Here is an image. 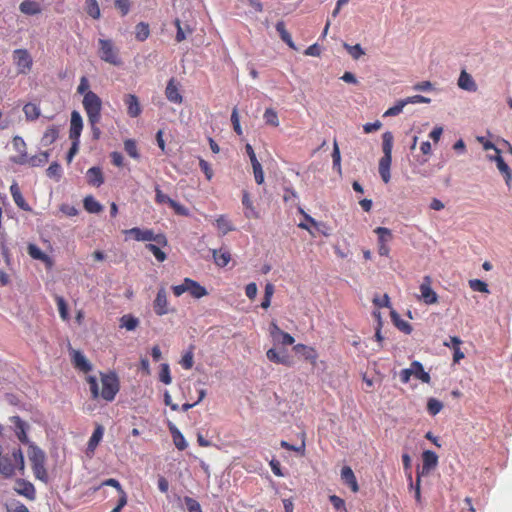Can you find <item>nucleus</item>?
<instances>
[{"instance_id": "obj_36", "label": "nucleus", "mask_w": 512, "mask_h": 512, "mask_svg": "<svg viewBox=\"0 0 512 512\" xmlns=\"http://www.w3.org/2000/svg\"><path fill=\"white\" fill-rule=\"evenodd\" d=\"M276 30L280 35L282 41H284L290 48L296 50V46L292 40L290 33L286 30L285 23L279 21L276 23Z\"/></svg>"}, {"instance_id": "obj_49", "label": "nucleus", "mask_w": 512, "mask_h": 512, "mask_svg": "<svg viewBox=\"0 0 512 512\" xmlns=\"http://www.w3.org/2000/svg\"><path fill=\"white\" fill-rule=\"evenodd\" d=\"M443 408V404L436 398H430L427 402V411L430 415H437Z\"/></svg>"}, {"instance_id": "obj_51", "label": "nucleus", "mask_w": 512, "mask_h": 512, "mask_svg": "<svg viewBox=\"0 0 512 512\" xmlns=\"http://www.w3.org/2000/svg\"><path fill=\"white\" fill-rule=\"evenodd\" d=\"M408 480H409V487L410 489H414L415 490V500L418 504L421 503V476L420 474L417 475V478H416V483L414 484L413 481H412V475L409 474L408 475Z\"/></svg>"}, {"instance_id": "obj_5", "label": "nucleus", "mask_w": 512, "mask_h": 512, "mask_svg": "<svg viewBox=\"0 0 512 512\" xmlns=\"http://www.w3.org/2000/svg\"><path fill=\"white\" fill-rule=\"evenodd\" d=\"M98 54L101 60L114 66H120L122 60L119 56V50L110 39L98 40Z\"/></svg>"}, {"instance_id": "obj_42", "label": "nucleus", "mask_w": 512, "mask_h": 512, "mask_svg": "<svg viewBox=\"0 0 512 512\" xmlns=\"http://www.w3.org/2000/svg\"><path fill=\"white\" fill-rule=\"evenodd\" d=\"M85 9L87 14L93 19H99L101 16L97 0H85Z\"/></svg>"}, {"instance_id": "obj_13", "label": "nucleus", "mask_w": 512, "mask_h": 512, "mask_svg": "<svg viewBox=\"0 0 512 512\" xmlns=\"http://www.w3.org/2000/svg\"><path fill=\"white\" fill-rule=\"evenodd\" d=\"M165 96L168 101L174 104H181L183 102V96L180 92V84L171 78L165 88Z\"/></svg>"}, {"instance_id": "obj_50", "label": "nucleus", "mask_w": 512, "mask_h": 512, "mask_svg": "<svg viewBox=\"0 0 512 512\" xmlns=\"http://www.w3.org/2000/svg\"><path fill=\"white\" fill-rule=\"evenodd\" d=\"M374 232L378 235V243H386L391 241V230L386 227H377Z\"/></svg>"}, {"instance_id": "obj_28", "label": "nucleus", "mask_w": 512, "mask_h": 512, "mask_svg": "<svg viewBox=\"0 0 512 512\" xmlns=\"http://www.w3.org/2000/svg\"><path fill=\"white\" fill-rule=\"evenodd\" d=\"M11 421L15 426V433L19 441L26 443L28 441L26 434V423L19 416L12 417Z\"/></svg>"}, {"instance_id": "obj_31", "label": "nucleus", "mask_w": 512, "mask_h": 512, "mask_svg": "<svg viewBox=\"0 0 512 512\" xmlns=\"http://www.w3.org/2000/svg\"><path fill=\"white\" fill-rule=\"evenodd\" d=\"M10 193L12 195V198H13L15 204L19 208H21V209H23L25 211H29L30 210L29 205L26 203V201H25V199H24V197H23V195H22V193H21V191H20V189H19V187H18V185L16 183H14V184H12L10 186Z\"/></svg>"}, {"instance_id": "obj_29", "label": "nucleus", "mask_w": 512, "mask_h": 512, "mask_svg": "<svg viewBox=\"0 0 512 512\" xmlns=\"http://www.w3.org/2000/svg\"><path fill=\"white\" fill-rule=\"evenodd\" d=\"M412 376L421 380L423 383H430L431 377L424 371L423 365L419 361H413L411 364Z\"/></svg>"}, {"instance_id": "obj_53", "label": "nucleus", "mask_w": 512, "mask_h": 512, "mask_svg": "<svg viewBox=\"0 0 512 512\" xmlns=\"http://www.w3.org/2000/svg\"><path fill=\"white\" fill-rule=\"evenodd\" d=\"M159 379L166 385L171 384L172 378L170 375V367L167 363H162L160 366Z\"/></svg>"}, {"instance_id": "obj_21", "label": "nucleus", "mask_w": 512, "mask_h": 512, "mask_svg": "<svg viewBox=\"0 0 512 512\" xmlns=\"http://www.w3.org/2000/svg\"><path fill=\"white\" fill-rule=\"evenodd\" d=\"M458 86L469 92H475L477 90V84L474 81L473 77L467 73L465 70H463L460 73L459 79H458Z\"/></svg>"}, {"instance_id": "obj_18", "label": "nucleus", "mask_w": 512, "mask_h": 512, "mask_svg": "<svg viewBox=\"0 0 512 512\" xmlns=\"http://www.w3.org/2000/svg\"><path fill=\"white\" fill-rule=\"evenodd\" d=\"M342 481L350 487V489L357 493L359 491V485L354 475L353 470L349 466H344L341 470Z\"/></svg>"}, {"instance_id": "obj_25", "label": "nucleus", "mask_w": 512, "mask_h": 512, "mask_svg": "<svg viewBox=\"0 0 512 512\" xmlns=\"http://www.w3.org/2000/svg\"><path fill=\"white\" fill-rule=\"evenodd\" d=\"M27 251L30 257H32L33 259L40 260L47 264L48 266L52 265L51 258L35 244L30 243L27 247Z\"/></svg>"}, {"instance_id": "obj_3", "label": "nucleus", "mask_w": 512, "mask_h": 512, "mask_svg": "<svg viewBox=\"0 0 512 512\" xmlns=\"http://www.w3.org/2000/svg\"><path fill=\"white\" fill-rule=\"evenodd\" d=\"M28 457L35 477L40 481L47 483L48 473L45 468V453L37 446H30L28 450Z\"/></svg>"}, {"instance_id": "obj_62", "label": "nucleus", "mask_w": 512, "mask_h": 512, "mask_svg": "<svg viewBox=\"0 0 512 512\" xmlns=\"http://www.w3.org/2000/svg\"><path fill=\"white\" fill-rule=\"evenodd\" d=\"M56 303H57V307H58V310H59V314L61 316V318L63 320H67L68 319V309H67V304L65 302V300L63 299V297H56Z\"/></svg>"}, {"instance_id": "obj_27", "label": "nucleus", "mask_w": 512, "mask_h": 512, "mask_svg": "<svg viewBox=\"0 0 512 512\" xmlns=\"http://www.w3.org/2000/svg\"><path fill=\"white\" fill-rule=\"evenodd\" d=\"M20 11L26 15H37L41 13L42 9L38 2L34 0H24L20 3Z\"/></svg>"}, {"instance_id": "obj_7", "label": "nucleus", "mask_w": 512, "mask_h": 512, "mask_svg": "<svg viewBox=\"0 0 512 512\" xmlns=\"http://www.w3.org/2000/svg\"><path fill=\"white\" fill-rule=\"evenodd\" d=\"M124 233L126 235H130L136 241H154L159 245L165 246L167 244L166 237L163 234H154L151 229H140L138 227H134L128 230H125Z\"/></svg>"}, {"instance_id": "obj_48", "label": "nucleus", "mask_w": 512, "mask_h": 512, "mask_svg": "<svg viewBox=\"0 0 512 512\" xmlns=\"http://www.w3.org/2000/svg\"><path fill=\"white\" fill-rule=\"evenodd\" d=\"M343 46L346 49V51L350 54V56L355 60H358L361 56L365 54L360 44L352 46L347 43H344Z\"/></svg>"}, {"instance_id": "obj_10", "label": "nucleus", "mask_w": 512, "mask_h": 512, "mask_svg": "<svg viewBox=\"0 0 512 512\" xmlns=\"http://www.w3.org/2000/svg\"><path fill=\"white\" fill-rule=\"evenodd\" d=\"M12 145L16 154L10 157V161L15 164L25 165L28 161L27 146L25 141L20 136H15L12 140Z\"/></svg>"}, {"instance_id": "obj_40", "label": "nucleus", "mask_w": 512, "mask_h": 512, "mask_svg": "<svg viewBox=\"0 0 512 512\" xmlns=\"http://www.w3.org/2000/svg\"><path fill=\"white\" fill-rule=\"evenodd\" d=\"M150 36V27L148 23L140 22L135 26V38L143 42Z\"/></svg>"}, {"instance_id": "obj_22", "label": "nucleus", "mask_w": 512, "mask_h": 512, "mask_svg": "<svg viewBox=\"0 0 512 512\" xmlns=\"http://www.w3.org/2000/svg\"><path fill=\"white\" fill-rule=\"evenodd\" d=\"M392 162V155L383 154L379 161V174L385 183H388L391 178L390 166Z\"/></svg>"}, {"instance_id": "obj_11", "label": "nucleus", "mask_w": 512, "mask_h": 512, "mask_svg": "<svg viewBox=\"0 0 512 512\" xmlns=\"http://www.w3.org/2000/svg\"><path fill=\"white\" fill-rule=\"evenodd\" d=\"M432 279L430 276H424L421 283L419 299L427 305L436 304L438 302L437 293L431 288Z\"/></svg>"}, {"instance_id": "obj_33", "label": "nucleus", "mask_w": 512, "mask_h": 512, "mask_svg": "<svg viewBox=\"0 0 512 512\" xmlns=\"http://www.w3.org/2000/svg\"><path fill=\"white\" fill-rule=\"evenodd\" d=\"M422 460H423V471L426 470L429 471L431 468H434L438 463V456L435 452L431 450H426L422 454Z\"/></svg>"}, {"instance_id": "obj_43", "label": "nucleus", "mask_w": 512, "mask_h": 512, "mask_svg": "<svg viewBox=\"0 0 512 512\" xmlns=\"http://www.w3.org/2000/svg\"><path fill=\"white\" fill-rule=\"evenodd\" d=\"M48 159H49L48 152H41L38 155L28 157V161L26 164L30 165L31 167H38V166H42L45 163H47Z\"/></svg>"}, {"instance_id": "obj_34", "label": "nucleus", "mask_w": 512, "mask_h": 512, "mask_svg": "<svg viewBox=\"0 0 512 512\" xmlns=\"http://www.w3.org/2000/svg\"><path fill=\"white\" fill-rule=\"evenodd\" d=\"M104 434V428L102 425H97L92 436L90 437L88 441V448L87 450L91 453H93L98 446L99 442L102 440Z\"/></svg>"}, {"instance_id": "obj_30", "label": "nucleus", "mask_w": 512, "mask_h": 512, "mask_svg": "<svg viewBox=\"0 0 512 512\" xmlns=\"http://www.w3.org/2000/svg\"><path fill=\"white\" fill-rule=\"evenodd\" d=\"M490 159L496 162L498 170L504 175L506 184L510 185L512 179L511 169L504 161V159L500 156V154H497L495 157H490Z\"/></svg>"}, {"instance_id": "obj_12", "label": "nucleus", "mask_w": 512, "mask_h": 512, "mask_svg": "<svg viewBox=\"0 0 512 512\" xmlns=\"http://www.w3.org/2000/svg\"><path fill=\"white\" fill-rule=\"evenodd\" d=\"M153 309L157 316H163L174 311V309L170 308L167 292L164 287L158 290L153 301Z\"/></svg>"}, {"instance_id": "obj_63", "label": "nucleus", "mask_w": 512, "mask_h": 512, "mask_svg": "<svg viewBox=\"0 0 512 512\" xmlns=\"http://www.w3.org/2000/svg\"><path fill=\"white\" fill-rule=\"evenodd\" d=\"M199 167L201 169V171L205 174V177L208 181H210L214 175L213 173V170L210 166V164L204 160V159H200L199 160Z\"/></svg>"}, {"instance_id": "obj_20", "label": "nucleus", "mask_w": 512, "mask_h": 512, "mask_svg": "<svg viewBox=\"0 0 512 512\" xmlns=\"http://www.w3.org/2000/svg\"><path fill=\"white\" fill-rule=\"evenodd\" d=\"M15 490L18 494L27 497L30 500L35 498V488L32 483L25 480H17Z\"/></svg>"}, {"instance_id": "obj_45", "label": "nucleus", "mask_w": 512, "mask_h": 512, "mask_svg": "<svg viewBox=\"0 0 512 512\" xmlns=\"http://www.w3.org/2000/svg\"><path fill=\"white\" fill-rule=\"evenodd\" d=\"M124 149L126 153L133 159L138 160L140 158V154L138 152L136 141L133 139H126L124 141Z\"/></svg>"}, {"instance_id": "obj_9", "label": "nucleus", "mask_w": 512, "mask_h": 512, "mask_svg": "<svg viewBox=\"0 0 512 512\" xmlns=\"http://www.w3.org/2000/svg\"><path fill=\"white\" fill-rule=\"evenodd\" d=\"M269 334L275 345L289 346L295 342L294 337L283 331L275 322L270 324Z\"/></svg>"}, {"instance_id": "obj_47", "label": "nucleus", "mask_w": 512, "mask_h": 512, "mask_svg": "<svg viewBox=\"0 0 512 512\" xmlns=\"http://www.w3.org/2000/svg\"><path fill=\"white\" fill-rule=\"evenodd\" d=\"M263 118L266 124L271 125L273 127L279 126L278 114L274 109L267 108L264 112Z\"/></svg>"}, {"instance_id": "obj_39", "label": "nucleus", "mask_w": 512, "mask_h": 512, "mask_svg": "<svg viewBox=\"0 0 512 512\" xmlns=\"http://www.w3.org/2000/svg\"><path fill=\"white\" fill-rule=\"evenodd\" d=\"M169 430L172 434V437H173V441H174V444L175 446L179 449V450H184L186 449L187 447V443L185 441V438L184 436L182 435V433L174 426V425H169Z\"/></svg>"}, {"instance_id": "obj_15", "label": "nucleus", "mask_w": 512, "mask_h": 512, "mask_svg": "<svg viewBox=\"0 0 512 512\" xmlns=\"http://www.w3.org/2000/svg\"><path fill=\"white\" fill-rule=\"evenodd\" d=\"M83 129V120L80 113L76 110L72 111L70 119L69 138L71 140H79Z\"/></svg>"}, {"instance_id": "obj_17", "label": "nucleus", "mask_w": 512, "mask_h": 512, "mask_svg": "<svg viewBox=\"0 0 512 512\" xmlns=\"http://www.w3.org/2000/svg\"><path fill=\"white\" fill-rule=\"evenodd\" d=\"M242 205L244 207V215L247 219H258L260 217L247 191H243Z\"/></svg>"}, {"instance_id": "obj_44", "label": "nucleus", "mask_w": 512, "mask_h": 512, "mask_svg": "<svg viewBox=\"0 0 512 512\" xmlns=\"http://www.w3.org/2000/svg\"><path fill=\"white\" fill-rule=\"evenodd\" d=\"M393 134L389 131L382 135V150L385 155H392Z\"/></svg>"}, {"instance_id": "obj_37", "label": "nucleus", "mask_w": 512, "mask_h": 512, "mask_svg": "<svg viewBox=\"0 0 512 512\" xmlns=\"http://www.w3.org/2000/svg\"><path fill=\"white\" fill-rule=\"evenodd\" d=\"M120 327L127 331H133L139 326V319L131 314H125L120 318Z\"/></svg>"}, {"instance_id": "obj_46", "label": "nucleus", "mask_w": 512, "mask_h": 512, "mask_svg": "<svg viewBox=\"0 0 512 512\" xmlns=\"http://www.w3.org/2000/svg\"><path fill=\"white\" fill-rule=\"evenodd\" d=\"M391 317L393 319L395 326L400 331H402L406 334H410L412 332V326L408 322L401 320L396 312L393 311L391 313Z\"/></svg>"}, {"instance_id": "obj_56", "label": "nucleus", "mask_w": 512, "mask_h": 512, "mask_svg": "<svg viewBox=\"0 0 512 512\" xmlns=\"http://www.w3.org/2000/svg\"><path fill=\"white\" fill-rule=\"evenodd\" d=\"M180 364L181 366L185 369V370H189L193 367V364H194V356H193V352H192V349H190L189 351H187L181 358L180 360Z\"/></svg>"}, {"instance_id": "obj_35", "label": "nucleus", "mask_w": 512, "mask_h": 512, "mask_svg": "<svg viewBox=\"0 0 512 512\" xmlns=\"http://www.w3.org/2000/svg\"><path fill=\"white\" fill-rule=\"evenodd\" d=\"M215 225L222 235H226L227 233L235 230L234 226L232 225V223L230 222L226 215H220L216 219Z\"/></svg>"}, {"instance_id": "obj_4", "label": "nucleus", "mask_w": 512, "mask_h": 512, "mask_svg": "<svg viewBox=\"0 0 512 512\" xmlns=\"http://www.w3.org/2000/svg\"><path fill=\"white\" fill-rule=\"evenodd\" d=\"M172 291L176 297L186 292L195 299H200L208 295V291L204 286L188 277L184 278L181 284L172 286Z\"/></svg>"}, {"instance_id": "obj_38", "label": "nucleus", "mask_w": 512, "mask_h": 512, "mask_svg": "<svg viewBox=\"0 0 512 512\" xmlns=\"http://www.w3.org/2000/svg\"><path fill=\"white\" fill-rule=\"evenodd\" d=\"M83 205L85 210L89 213H99L103 209L102 205L91 195L84 198Z\"/></svg>"}, {"instance_id": "obj_58", "label": "nucleus", "mask_w": 512, "mask_h": 512, "mask_svg": "<svg viewBox=\"0 0 512 512\" xmlns=\"http://www.w3.org/2000/svg\"><path fill=\"white\" fill-rule=\"evenodd\" d=\"M406 102L404 99L399 100L394 106L390 107L385 113L384 116H396L399 115L403 108L406 106Z\"/></svg>"}, {"instance_id": "obj_52", "label": "nucleus", "mask_w": 512, "mask_h": 512, "mask_svg": "<svg viewBox=\"0 0 512 512\" xmlns=\"http://www.w3.org/2000/svg\"><path fill=\"white\" fill-rule=\"evenodd\" d=\"M58 138V129L55 126H50L46 129L42 141L46 144H52Z\"/></svg>"}, {"instance_id": "obj_2", "label": "nucleus", "mask_w": 512, "mask_h": 512, "mask_svg": "<svg viewBox=\"0 0 512 512\" xmlns=\"http://www.w3.org/2000/svg\"><path fill=\"white\" fill-rule=\"evenodd\" d=\"M82 104L92 130L93 139L98 140L101 135L98 125L101 121L102 100L95 92H90L85 95Z\"/></svg>"}, {"instance_id": "obj_54", "label": "nucleus", "mask_w": 512, "mask_h": 512, "mask_svg": "<svg viewBox=\"0 0 512 512\" xmlns=\"http://www.w3.org/2000/svg\"><path fill=\"white\" fill-rule=\"evenodd\" d=\"M469 286L473 291L489 293L488 285L480 279L469 280Z\"/></svg>"}, {"instance_id": "obj_26", "label": "nucleus", "mask_w": 512, "mask_h": 512, "mask_svg": "<svg viewBox=\"0 0 512 512\" xmlns=\"http://www.w3.org/2000/svg\"><path fill=\"white\" fill-rule=\"evenodd\" d=\"M212 255H213L215 264L221 268L227 266L231 260L230 252L225 249H222V248L218 249V250L214 249L212 251Z\"/></svg>"}, {"instance_id": "obj_60", "label": "nucleus", "mask_w": 512, "mask_h": 512, "mask_svg": "<svg viewBox=\"0 0 512 512\" xmlns=\"http://www.w3.org/2000/svg\"><path fill=\"white\" fill-rule=\"evenodd\" d=\"M171 201H173V199H171L169 196H167L166 194H164L161 189L159 188V186H156L155 187V202L157 204H168L169 206L171 205Z\"/></svg>"}, {"instance_id": "obj_32", "label": "nucleus", "mask_w": 512, "mask_h": 512, "mask_svg": "<svg viewBox=\"0 0 512 512\" xmlns=\"http://www.w3.org/2000/svg\"><path fill=\"white\" fill-rule=\"evenodd\" d=\"M23 112L25 114V118L27 121H35L41 115V110L39 105L29 102L26 103L23 107Z\"/></svg>"}, {"instance_id": "obj_8", "label": "nucleus", "mask_w": 512, "mask_h": 512, "mask_svg": "<svg viewBox=\"0 0 512 512\" xmlns=\"http://www.w3.org/2000/svg\"><path fill=\"white\" fill-rule=\"evenodd\" d=\"M13 62L17 67L18 74H28L33 66V59L26 49L14 50Z\"/></svg>"}, {"instance_id": "obj_1", "label": "nucleus", "mask_w": 512, "mask_h": 512, "mask_svg": "<svg viewBox=\"0 0 512 512\" xmlns=\"http://www.w3.org/2000/svg\"><path fill=\"white\" fill-rule=\"evenodd\" d=\"M92 399L99 397L107 402H112L120 390V381L115 372L101 373V390L95 376L87 377Z\"/></svg>"}, {"instance_id": "obj_57", "label": "nucleus", "mask_w": 512, "mask_h": 512, "mask_svg": "<svg viewBox=\"0 0 512 512\" xmlns=\"http://www.w3.org/2000/svg\"><path fill=\"white\" fill-rule=\"evenodd\" d=\"M114 5L122 16H126L131 8V0H115Z\"/></svg>"}, {"instance_id": "obj_41", "label": "nucleus", "mask_w": 512, "mask_h": 512, "mask_svg": "<svg viewBox=\"0 0 512 512\" xmlns=\"http://www.w3.org/2000/svg\"><path fill=\"white\" fill-rule=\"evenodd\" d=\"M332 162L333 169L338 173V175H342V167H341V154L339 150V146L336 140L333 143V151H332Z\"/></svg>"}, {"instance_id": "obj_59", "label": "nucleus", "mask_w": 512, "mask_h": 512, "mask_svg": "<svg viewBox=\"0 0 512 512\" xmlns=\"http://www.w3.org/2000/svg\"><path fill=\"white\" fill-rule=\"evenodd\" d=\"M146 248L152 252V254L155 256V258L159 261V262H163L167 256L165 254V252H163L157 245L155 244H147L146 245Z\"/></svg>"}, {"instance_id": "obj_6", "label": "nucleus", "mask_w": 512, "mask_h": 512, "mask_svg": "<svg viewBox=\"0 0 512 512\" xmlns=\"http://www.w3.org/2000/svg\"><path fill=\"white\" fill-rule=\"evenodd\" d=\"M15 465L21 471L24 470V457L21 449H16L11 456L5 455L0 457V473L5 477H11L15 471Z\"/></svg>"}, {"instance_id": "obj_64", "label": "nucleus", "mask_w": 512, "mask_h": 512, "mask_svg": "<svg viewBox=\"0 0 512 512\" xmlns=\"http://www.w3.org/2000/svg\"><path fill=\"white\" fill-rule=\"evenodd\" d=\"M185 504L189 512H202L200 504L191 497H185Z\"/></svg>"}, {"instance_id": "obj_55", "label": "nucleus", "mask_w": 512, "mask_h": 512, "mask_svg": "<svg viewBox=\"0 0 512 512\" xmlns=\"http://www.w3.org/2000/svg\"><path fill=\"white\" fill-rule=\"evenodd\" d=\"M47 176L59 180L62 173V168L57 162H53L46 170Z\"/></svg>"}, {"instance_id": "obj_24", "label": "nucleus", "mask_w": 512, "mask_h": 512, "mask_svg": "<svg viewBox=\"0 0 512 512\" xmlns=\"http://www.w3.org/2000/svg\"><path fill=\"white\" fill-rule=\"evenodd\" d=\"M72 362L75 366V368L83 371V372H89L92 369L91 364L86 359V357L80 352L74 350L72 353Z\"/></svg>"}, {"instance_id": "obj_14", "label": "nucleus", "mask_w": 512, "mask_h": 512, "mask_svg": "<svg viewBox=\"0 0 512 512\" xmlns=\"http://www.w3.org/2000/svg\"><path fill=\"white\" fill-rule=\"evenodd\" d=\"M123 102L127 108V114L131 118H137L142 113L139 98L135 94H126L123 97Z\"/></svg>"}, {"instance_id": "obj_61", "label": "nucleus", "mask_w": 512, "mask_h": 512, "mask_svg": "<svg viewBox=\"0 0 512 512\" xmlns=\"http://www.w3.org/2000/svg\"><path fill=\"white\" fill-rule=\"evenodd\" d=\"M252 168L256 183L258 185H261L264 182V172L260 162H256V164H253Z\"/></svg>"}, {"instance_id": "obj_19", "label": "nucleus", "mask_w": 512, "mask_h": 512, "mask_svg": "<svg viewBox=\"0 0 512 512\" xmlns=\"http://www.w3.org/2000/svg\"><path fill=\"white\" fill-rule=\"evenodd\" d=\"M87 183L94 187H100L104 183L103 172L100 167H92L86 172Z\"/></svg>"}, {"instance_id": "obj_16", "label": "nucleus", "mask_w": 512, "mask_h": 512, "mask_svg": "<svg viewBox=\"0 0 512 512\" xmlns=\"http://www.w3.org/2000/svg\"><path fill=\"white\" fill-rule=\"evenodd\" d=\"M293 350L296 353L301 354L303 358L306 361H308L312 366L316 365L318 359V352L314 347L299 343L294 345Z\"/></svg>"}, {"instance_id": "obj_23", "label": "nucleus", "mask_w": 512, "mask_h": 512, "mask_svg": "<svg viewBox=\"0 0 512 512\" xmlns=\"http://www.w3.org/2000/svg\"><path fill=\"white\" fill-rule=\"evenodd\" d=\"M266 356L269 361L276 363V364H282L285 366H291L292 361L290 357L284 353L280 354L276 349L271 348L266 352Z\"/></svg>"}]
</instances>
